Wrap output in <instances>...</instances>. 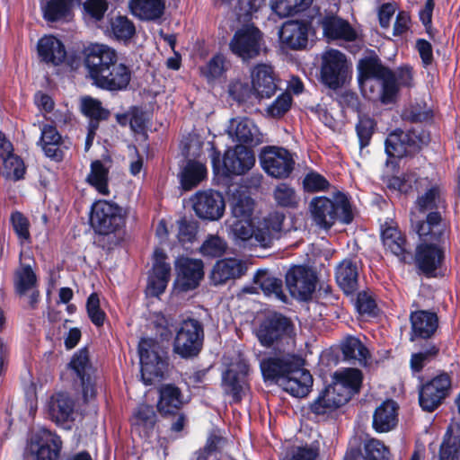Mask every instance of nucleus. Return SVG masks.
<instances>
[{
    "label": "nucleus",
    "instance_id": "obj_15",
    "mask_svg": "<svg viewBox=\"0 0 460 460\" xmlns=\"http://www.w3.org/2000/svg\"><path fill=\"white\" fill-rule=\"evenodd\" d=\"M192 208L196 215L210 221L218 220L225 212V200L223 196L215 190L198 191L192 198Z\"/></svg>",
    "mask_w": 460,
    "mask_h": 460
},
{
    "label": "nucleus",
    "instance_id": "obj_47",
    "mask_svg": "<svg viewBox=\"0 0 460 460\" xmlns=\"http://www.w3.org/2000/svg\"><path fill=\"white\" fill-rule=\"evenodd\" d=\"M427 178L418 179L415 172L404 175L402 178L394 176L388 179L387 187L392 190H398L402 193H407L415 189L419 190L420 188L428 186Z\"/></svg>",
    "mask_w": 460,
    "mask_h": 460
},
{
    "label": "nucleus",
    "instance_id": "obj_36",
    "mask_svg": "<svg viewBox=\"0 0 460 460\" xmlns=\"http://www.w3.org/2000/svg\"><path fill=\"white\" fill-rule=\"evenodd\" d=\"M335 278L338 285L346 294L358 288V267L355 260H343L336 268Z\"/></svg>",
    "mask_w": 460,
    "mask_h": 460
},
{
    "label": "nucleus",
    "instance_id": "obj_24",
    "mask_svg": "<svg viewBox=\"0 0 460 460\" xmlns=\"http://www.w3.org/2000/svg\"><path fill=\"white\" fill-rule=\"evenodd\" d=\"M71 368L80 378L83 395L85 401L95 396V369L89 363L87 349H81L74 355L70 362Z\"/></svg>",
    "mask_w": 460,
    "mask_h": 460
},
{
    "label": "nucleus",
    "instance_id": "obj_21",
    "mask_svg": "<svg viewBox=\"0 0 460 460\" xmlns=\"http://www.w3.org/2000/svg\"><path fill=\"white\" fill-rule=\"evenodd\" d=\"M249 372L247 362L238 358L232 363L222 376V385L226 394L233 396L235 401H240L246 389V376Z\"/></svg>",
    "mask_w": 460,
    "mask_h": 460
},
{
    "label": "nucleus",
    "instance_id": "obj_56",
    "mask_svg": "<svg viewBox=\"0 0 460 460\" xmlns=\"http://www.w3.org/2000/svg\"><path fill=\"white\" fill-rule=\"evenodd\" d=\"M10 221L21 244L29 243L31 239L30 222L28 218L19 211L11 214Z\"/></svg>",
    "mask_w": 460,
    "mask_h": 460
},
{
    "label": "nucleus",
    "instance_id": "obj_35",
    "mask_svg": "<svg viewBox=\"0 0 460 460\" xmlns=\"http://www.w3.org/2000/svg\"><path fill=\"white\" fill-rule=\"evenodd\" d=\"M295 357L268 358L260 363L265 380H271L279 385L280 377H284L296 362Z\"/></svg>",
    "mask_w": 460,
    "mask_h": 460
},
{
    "label": "nucleus",
    "instance_id": "obj_26",
    "mask_svg": "<svg viewBox=\"0 0 460 460\" xmlns=\"http://www.w3.org/2000/svg\"><path fill=\"white\" fill-rule=\"evenodd\" d=\"M309 29L307 22L288 21L283 23L279 31L280 43L291 49H302L307 45Z\"/></svg>",
    "mask_w": 460,
    "mask_h": 460
},
{
    "label": "nucleus",
    "instance_id": "obj_19",
    "mask_svg": "<svg viewBox=\"0 0 460 460\" xmlns=\"http://www.w3.org/2000/svg\"><path fill=\"white\" fill-rule=\"evenodd\" d=\"M251 84L257 99H270L278 91V77L273 67L268 64H258L251 70Z\"/></svg>",
    "mask_w": 460,
    "mask_h": 460
},
{
    "label": "nucleus",
    "instance_id": "obj_5",
    "mask_svg": "<svg viewBox=\"0 0 460 460\" xmlns=\"http://www.w3.org/2000/svg\"><path fill=\"white\" fill-rule=\"evenodd\" d=\"M141 365V377L145 385H149L155 380L164 376L167 362L165 351L160 343L152 338H143L138 344Z\"/></svg>",
    "mask_w": 460,
    "mask_h": 460
},
{
    "label": "nucleus",
    "instance_id": "obj_34",
    "mask_svg": "<svg viewBox=\"0 0 460 460\" xmlns=\"http://www.w3.org/2000/svg\"><path fill=\"white\" fill-rule=\"evenodd\" d=\"M323 34L331 40H354L357 37L355 30L350 24L336 16H325L321 21Z\"/></svg>",
    "mask_w": 460,
    "mask_h": 460
},
{
    "label": "nucleus",
    "instance_id": "obj_61",
    "mask_svg": "<svg viewBox=\"0 0 460 460\" xmlns=\"http://www.w3.org/2000/svg\"><path fill=\"white\" fill-rule=\"evenodd\" d=\"M86 310L91 322L95 326L101 327L103 325L106 314L100 307V299L96 293L89 296L86 302Z\"/></svg>",
    "mask_w": 460,
    "mask_h": 460
},
{
    "label": "nucleus",
    "instance_id": "obj_32",
    "mask_svg": "<svg viewBox=\"0 0 460 460\" xmlns=\"http://www.w3.org/2000/svg\"><path fill=\"white\" fill-rule=\"evenodd\" d=\"M38 53L42 61L58 66L66 58V49L63 43L54 36H44L38 42Z\"/></svg>",
    "mask_w": 460,
    "mask_h": 460
},
{
    "label": "nucleus",
    "instance_id": "obj_28",
    "mask_svg": "<svg viewBox=\"0 0 460 460\" xmlns=\"http://www.w3.org/2000/svg\"><path fill=\"white\" fill-rule=\"evenodd\" d=\"M178 279L184 289L195 288L203 277V262L199 259L178 258L175 261Z\"/></svg>",
    "mask_w": 460,
    "mask_h": 460
},
{
    "label": "nucleus",
    "instance_id": "obj_63",
    "mask_svg": "<svg viewBox=\"0 0 460 460\" xmlns=\"http://www.w3.org/2000/svg\"><path fill=\"white\" fill-rule=\"evenodd\" d=\"M229 95L238 102L249 101L253 95L252 85L242 80H234L230 83L228 87Z\"/></svg>",
    "mask_w": 460,
    "mask_h": 460
},
{
    "label": "nucleus",
    "instance_id": "obj_58",
    "mask_svg": "<svg viewBox=\"0 0 460 460\" xmlns=\"http://www.w3.org/2000/svg\"><path fill=\"white\" fill-rule=\"evenodd\" d=\"M292 102L290 93H282L266 108V113L274 119L281 118L289 111Z\"/></svg>",
    "mask_w": 460,
    "mask_h": 460
},
{
    "label": "nucleus",
    "instance_id": "obj_1",
    "mask_svg": "<svg viewBox=\"0 0 460 460\" xmlns=\"http://www.w3.org/2000/svg\"><path fill=\"white\" fill-rule=\"evenodd\" d=\"M84 66L88 77L96 87L109 92L128 89L132 69L119 61L118 52L105 44H90L84 49Z\"/></svg>",
    "mask_w": 460,
    "mask_h": 460
},
{
    "label": "nucleus",
    "instance_id": "obj_22",
    "mask_svg": "<svg viewBox=\"0 0 460 460\" xmlns=\"http://www.w3.org/2000/svg\"><path fill=\"white\" fill-rule=\"evenodd\" d=\"M254 164L253 152L242 145H237L226 151L222 170L226 174L242 175L251 170Z\"/></svg>",
    "mask_w": 460,
    "mask_h": 460
},
{
    "label": "nucleus",
    "instance_id": "obj_27",
    "mask_svg": "<svg viewBox=\"0 0 460 460\" xmlns=\"http://www.w3.org/2000/svg\"><path fill=\"white\" fill-rule=\"evenodd\" d=\"M227 133L233 140L250 146H257L263 141L258 127L248 118L232 119Z\"/></svg>",
    "mask_w": 460,
    "mask_h": 460
},
{
    "label": "nucleus",
    "instance_id": "obj_8",
    "mask_svg": "<svg viewBox=\"0 0 460 460\" xmlns=\"http://www.w3.org/2000/svg\"><path fill=\"white\" fill-rule=\"evenodd\" d=\"M426 141L427 136L420 133V128L408 131L396 129L385 140V153L390 157L401 158L418 152Z\"/></svg>",
    "mask_w": 460,
    "mask_h": 460
},
{
    "label": "nucleus",
    "instance_id": "obj_57",
    "mask_svg": "<svg viewBox=\"0 0 460 460\" xmlns=\"http://www.w3.org/2000/svg\"><path fill=\"white\" fill-rule=\"evenodd\" d=\"M118 122L121 125L129 123L135 133H142L146 128L145 113L137 108H132L126 114L118 115Z\"/></svg>",
    "mask_w": 460,
    "mask_h": 460
},
{
    "label": "nucleus",
    "instance_id": "obj_46",
    "mask_svg": "<svg viewBox=\"0 0 460 460\" xmlns=\"http://www.w3.org/2000/svg\"><path fill=\"white\" fill-rule=\"evenodd\" d=\"M369 60L379 59L372 57L360 59L358 64V80L363 93L367 95L369 92L370 96H374L376 94L377 91H380L381 80L377 75L367 73V71L364 69L363 64ZM367 97L369 98V95Z\"/></svg>",
    "mask_w": 460,
    "mask_h": 460
},
{
    "label": "nucleus",
    "instance_id": "obj_39",
    "mask_svg": "<svg viewBox=\"0 0 460 460\" xmlns=\"http://www.w3.org/2000/svg\"><path fill=\"white\" fill-rule=\"evenodd\" d=\"M229 203L231 216L228 219H252L254 201L246 192H232Z\"/></svg>",
    "mask_w": 460,
    "mask_h": 460
},
{
    "label": "nucleus",
    "instance_id": "obj_62",
    "mask_svg": "<svg viewBox=\"0 0 460 460\" xmlns=\"http://www.w3.org/2000/svg\"><path fill=\"white\" fill-rule=\"evenodd\" d=\"M225 62L226 60L223 55H216L201 68V74L208 81L217 79L220 77L226 70Z\"/></svg>",
    "mask_w": 460,
    "mask_h": 460
},
{
    "label": "nucleus",
    "instance_id": "obj_23",
    "mask_svg": "<svg viewBox=\"0 0 460 460\" xmlns=\"http://www.w3.org/2000/svg\"><path fill=\"white\" fill-rule=\"evenodd\" d=\"M167 256L161 250L154 252L152 271L148 277L146 293L152 296H159L164 292L171 277V266L166 262Z\"/></svg>",
    "mask_w": 460,
    "mask_h": 460
},
{
    "label": "nucleus",
    "instance_id": "obj_42",
    "mask_svg": "<svg viewBox=\"0 0 460 460\" xmlns=\"http://www.w3.org/2000/svg\"><path fill=\"white\" fill-rule=\"evenodd\" d=\"M129 8L141 20H155L163 14L164 5L161 0H131Z\"/></svg>",
    "mask_w": 460,
    "mask_h": 460
},
{
    "label": "nucleus",
    "instance_id": "obj_3",
    "mask_svg": "<svg viewBox=\"0 0 460 460\" xmlns=\"http://www.w3.org/2000/svg\"><path fill=\"white\" fill-rule=\"evenodd\" d=\"M362 374L357 368H344L333 374L332 385L326 387L311 404L312 412L323 415L344 405L359 391Z\"/></svg>",
    "mask_w": 460,
    "mask_h": 460
},
{
    "label": "nucleus",
    "instance_id": "obj_4",
    "mask_svg": "<svg viewBox=\"0 0 460 460\" xmlns=\"http://www.w3.org/2000/svg\"><path fill=\"white\" fill-rule=\"evenodd\" d=\"M314 223L320 228L328 230L337 221L349 224L353 219L351 206L347 196L338 192L332 199L323 196L314 198L309 204Z\"/></svg>",
    "mask_w": 460,
    "mask_h": 460
},
{
    "label": "nucleus",
    "instance_id": "obj_10",
    "mask_svg": "<svg viewBox=\"0 0 460 460\" xmlns=\"http://www.w3.org/2000/svg\"><path fill=\"white\" fill-rule=\"evenodd\" d=\"M349 64L340 50L330 49L322 55L321 79L331 89L341 86L346 79Z\"/></svg>",
    "mask_w": 460,
    "mask_h": 460
},
{
    "label": "nucleus",
    "instance_id": "obj_51",
    "mask_svg": "<svg viewBox=\"0 0 460 460\" xmlns=\"http://www.w3.org/2000/svg\"><path fill=\"white\" fill-rule=\"evenodd\" d=\"M87 181L100 194L107 195L109 193L108 170L101 161L92 163Z\"/></svg>",
    "mask_w": 460,
    "mask_h": 460
},
{
    "label": "nucleus",
    "instance_id": "obj_29",
    "mask_svg": "<svg viewBox=\"0 0 460 460\" xmlns=\"http://www.w3.org/2000/svg\"><path fill=\"white\" fill-rule=\"evenodd\" d=\"M444 254L437 243H420L416 251V263L426 275H431L442 263Z\"/></svg>",
    "mask_w": 460,
    "mask_h": 460
},
{
    "label": "nucleus",
    "instance_id": "obj_37",
    "mask_svg": "<svg viewBox=\"0 0 460 460\" xmlns=\"http://www.w3.org/2000/svg\"><path fill=\"white\" fill-rule=\"evenodd\" d=\"M74 408V400L66 393L56 394L49 402V415L57 423L69 420L73 416Z\"/></svg>",
    "mask_w": 460,
    "mask_h": 460
},
{
    "label": "nucleus",
    "instance_id": "obj_41",
    "mask_svg": "<svg viewBox=\"0 0 460 460\" xmlns=\"http://www.w3.org/2000/svg\"><path fill=\"white\" fill-rule=\"evenodd\" d=\"M182 404V395L178 387L172 385H165L160 388V397L157 403V408L161 413H172Z\"/></svg>",
    "mask_w": 460,
    "mask_h": 460
},
{
    "label": "nucleus",
    "instance_id": "obj_40",
    "mask_svg": "<svg viewBox=\"0 0 460 460\" xmlns=\"http://www.w3.org/2000/svg\"><path fill=\"white\" fill-rule=\"evenodd\" d=\"M37 276L31 262L21 261L13 276V284L19 295H25L37 287Z\"/></svg>",
    "mask_w": 460,
    "mask_h": 460
},
{
    "label": "nucleus",
    "instance_id": "obj_38",
    "mask_svg": "<svg viewBox=\"0 0 460 460\" xmlns=\"http://www.w3.org/2000/svg\"><path fill=\"white\" fill-rule=\"evenodd\" d=\"M206 176L207 168L205 164L195 160H189L179 174L180 182L184 190L195 188Z\"/></svg>",
    "mask_w": 460,
    "mask_h": 460
},
{
    "label": "nucleus",
    "instance_id": "obj_6",
    "mask_svg": "<svg viewBox=\"0 0 460 460\" xmlns=\"http://www.w3.org/2000/svg\"><path fill=\"white\" fill-rule=\"evenodd\" d=\"M204 330L201 323L196 319L184 320L177 331L173 342V351L182 358L197 356L201 350Z\"/></svg>",
    "mask_w": 460,
    "mask_h": 460
},
{
    "label": "nucleus",
    "instance_id": "obj_53",
    "mask_svg": "<svg viewBox=\"0 0 460 460\" xmlns=\"http://www.w3.org/2000/svg\"><path fill=\"white\" fill-rule=\"evenodd\" d=\"M274 199L278 205L284 208H296L300 200L294 188L287 183L277 185L274 190Z\"/></svg>",
    "mask_w": 460,
    "mask_h": 460
},
{
    "label": "nucleus",
    "instance_id": "obj_45",
    "mask_svg": "<svg viewBox=\"0 0 460 460\" xmlns=\"http://www.w3.org/2000/svg\"><path fill=\"white\" fill-rule=\"evenodd\" d=\"M313 0H270L272 12L280 18L295 15L306 10Z\"/></svg>",
    "mask_w": 460,
    "mask_h": 460
},
{
    "label": "nucleus",
    "instance_id": "obj_59",
    "mask_svg": "<svg viewBox=\"0 0 460 460\" xmlns=\"http://www.w3.org/2000/svg\"><path fill=\"white\" fill-rule=\"evenodd\" d=\"M111 28L118 40L130 39L135 33L133 22L125 16H117L111 21Z\"/></svg>",
    "mask_w": 460,
    "mask_h": 460
},
{
    "label": "nucleus",
    "instance_id": "obj_12",
    "mask_svg": "<svg viewBox=\"0 0 460 460\" xmlns=\"http://www.w3.org/2000/svg\"><path fill=\"white\" fill-rule=\"evenodd\" d=\"M261 33L258 28L248 24L237 30L230 41V49L243 60L259 55L261 50Z\"/></svg>",
    "mask_w": 460,
    "mask_h": 460
},
{
    "label": "nucleus",
    "instance_id": "obj_16",
    "mask_svg": "<svg viewBox=\"0 0 460 460\" xmlns=\"http://www.w3.org/2000/svg\"><path fill=\"white\" fill-rule=\"evenodd\" d=\"M316 278L313 270L294 266L286 274V284L292 296L307 300L315 289Z\"/></svg>",
    "mask_w": 460,
    "mask_h": 460
},
{
    "label": "nucleus",
    "instance_id": "obj_48",
    "mask_svg": "<svg viewBox=\"0 0 460 460\" xmlns=\"http://www.w3.org/2000/svg\"><path fill=\"white\" fill-rule=\"evenodd\" d=\"M416 204L420 212H433V209L445 208L440 187L437 183L431 184L428 190L418 198Z\"/></svg>",
    "mask_w": 460,
    "mask_h": 460
},
{
    "label": "nucleus",
    "instance_id": "obj_20",
    "mask_svg": "<svg viewBox=\"0 0 460 460\" xmlns=\"http://www.w3.org/2000/svg\"><path fill=\"white\" fill-rule=\"evenodd\" d=\"M312 385L311 374L301 367L300 359L297 358L285 376L280 377L279 385L295 397H304L308 394Z\"/></svg>",
    "mask_w": 460,
    "mask_h": 460
},
{
    "label": "nucleus",
    "instance_id": "obj_9",
    "mask_svg": "<svg viewBox=\"0 0 460 460\" xmlns=\"http://www.w3.org/2000/svg\"><path fill=\"white\" fill-rule=\"evenodd\" d=\"M293 326L290 321L279 314L267 317L261 324L257 337L265 347L288 343L292 338Z\"/></svg>",
    "mask_w": 460,
    "mask_h": 460
},
{
    "label": "nucleus",
    "instance_id": "obj_44",
    "mask_svg": "<svg viewBox=\"0 0 460 460\" xmlns=\"http://www.w3.org/2000/svg\"><path fill=\"white\" fill-rule=\"evenodd\" d=\"M40 144L48 157L54 159H59L61 157L62 152L59 148L61 136L55 127L45 125L42 128Z\"/></svg>",
    "mask_w": 460,
    "mask_h": 460
},
{
    "label": "nucleus",
    "instance_id": "obj_18",
    "mask_svg": "<svg viewBox=\"0 0 460 460\" xmlns=\"http://www.w3.org/2000/svg\"><path fill=\"white\" fill-rule=\"evenodd\" d=\"M450 378L447 374H441L424 385L419 395L420 407L429 412L435 411L448 394Z\"/></svg>",
    "mask_w": 460,
    "mask_h": 460
},
{
    "label": "nucleus",
    "instance_id": "obj_52",
    "mask_svg": "<svg viewBox=\"0 0 460 460\" xmlns=\"http://www.w3.org/2000/svg\"><path fill=\"white\" fill-rule=\"evenodd\" d=\"M70 10L69 0H49L43 7L44 18L49 22L67 19Z\"/></svg>",
    "mask_w": 460,
    "mask_h": 460
},
{
    "label": "nucleus",
    "instance_id": "obj_50",
    "mask_svg": "<svg viewBox=\"0 0 460 460\" xmlns=\"http://www.w3.org/2000/svg\"><path fill=\"white\" fill-rule=\"evenodd\" d=\"M341 350L347 360H355L358 361L359 364H366L368 350L358 338H346L341 344Z\"/></svg>",
    "mask_w": 460,
    "mask_h": 460
},
{
    "label": "nucleus",
    "instance_id": "obj_33",
    "mask_svg": "<svg viewBox=\"0 0 460 460\" xmlns=\"http://www.w3.org/2000/svg\"><path fill=\"white\" fill-rule=\"evenodd\" d=\"M397 403L393 400L383 402L373 414V428L377 432H388L397 424Z\"/></svg>",
    "mask_w": 460,
    "mask_h": 460
},
{
    "label": "nucleus",
    "instance_id": "obj_43",
    "mask_svg": "<svg viewBox=\"0 0 460 460\" xmlns=\"http://www.w3.org/2000/svg\"><path fill=\"white\" fill-rule=\"evenodd\" d=\"M254 282L261 288L265 296H274L280 301L286 300L281 279L274 277L267 270H258L254 276Z\"/></svg>",
    "mask_w": 460,
    "mask_h": 460
},
{
    "label": "nucleus",
    "instance_id": "obj_7",
    "mask_svg": "<svg viewBox=\"0 0 460 460\" xmlns=\"http://www.w3.org/2000/svg\"><path fill=\"white\" fill-rule=\"evenodd\" d=\"M90 224L100 234L115 232L123 224L122 208L106 200H98L92 206Z\"/></svg>",
    "mask_w": 460,
    "mask_h": 460
},
{
    "label": "nucleus",
    "instance_id": "obj_54",
    "mask_svg": "<svg viewBox=\"0 0 460 460\" xmlns=\"http://www.w3.org/2000/svg\"><path fill=\"white\" fill-rule=\"evenodd\" d=\"M438 460H460V438L447 432L440 446Z\"/></svg>",
    "mask_w": 460,
    "mask_h": 460
},
{
    "label": "nucleus",
    "instance_id": "obj_14",
    "mask_svg": "<svg viewBox=\"0 0 460 460\" xmlns=\"http://www.w3.org/2000/svg\"><path fill=\"white\" fill-rule=\"evenodd\" d=\"M62 443L58 437L47 429L32 434L28 451L33 460H58Z\"/></svg>",
    "mask_w": 460,
    "mask_h": 460
},
{
    "label": "nucleus",
    "instance_id": "obj_64",
    "mask_svg": "<svg viewBox=\"0 0 460 460\" xmlns=\"http://www.w3.org/2000/svg\"><path fill=\"white\" fill-rule=\"evenodd\" d=\"M367 460H388V448L377 439H370L365 444Z\"/></svg>",
    "mask_w": 460,
    "mask_h": 460
},
{
    "label": "nucleus",
    "instance_id": "obj_25",
    "mask_svg": "<svg viewBox=\"0 0 460 460\" xmlns=\"http://www.w3.org/2000/svg\"><path fill=\"white\" fill-rule=\"evenodd\" d=\"M412 227L420 237V243H437L446 234V224L442 221L439 212H429L426 220L415 222L411 218Z\"/></svg>",
    "mask_w": 460,
    "mask_h": 460
},
{
    "label": "nucleus",
    "instance_id": "obj_17",
    "mask_svg": "<svg viewBox=\"0 0 460 460\" xmlns=\"http://www.w3.org/2000/svg\"><path fill=\"white\" fill-rule=\"evenodd\" d=\"M363 66L367 73L377 75L381 80L380 91H377L376 95L369 96V99H379L384 104L393 103L399 91V85L395 82L393 72L385 67L380 60H369Z\"/></svg>",
    "mask_w": 460,
    "mask_h": 460
},
{
    "label": "nucleus",
    "instance_id": "obj_49",
    "mask_svg": "<svg viewBox=\"0 0 460 460\" xmlns=\"http://www.w3.org/2000/svg\"><path fill=\"white\" fill-rule=\"evenodd\" d=\"M384 246L396 256L402 255L405 251V240L396 226H389L382 229Z\"/></svg>",
    "mask_w": 460,
    "mask_h": 460
},
{
    "label": "nucleus",
    "instance_id": "obj_11",
    "mask_svg": "<svg viewBox=\"0 0 460 460\" xmlns=\"http://www.w3.org/2000/svg\"><path fill=\"white\" fill-rule=\"evenodd\" d=\"M264 172L273 178H287L292 172L295 160L291 153L283 147L266 146L260 155Z\"/></svg>",
    "mask_w": 460,
    "mask_h": 460
},
{
    "label": "nucleus",
    "instance_id": "obj_55",
    "mask_svg": "<svg viewBox=\"0 0 460 460\" xmlns=\"http://www.w3.org/2000/svg\"><path fill=\"white\" fill-rule=\"evenodd\" d=\"M227 249V243L224 238L211 234L203 242L200 246V252L202 255L207 257H220Z\"/></svg>",
    "mask_w": 460,
    "mask_h": 460
},
{
    "label": "nucleus",
    "instance_id": "obj_60",
    "mask_svg": "<svg viewBox=\"0 0 460 460\" xmlns=\"http://www.w3.org/2000/svg\"><path fill=\"white\" fill-rule=\"evenodd\" d=\"M81 111L86 116L93 120H99L106 118L107 113L102 108L100 101L85 96L81 99Z\"/></svg>",
    "mask_w": 460,
    "mask_h": 460
},
{
    "label": "nucleus",
    "instance_id": "obj_31",
    "mask_svg": "<svg viewBox=\"0 0 460 460\" xmlns=\"http://www.w3.org/2000/svg\"><path fill=\"white\" fill-rule=\"evenodd\" d=\"M246 271L245 263L236 258L218 261L212 270L211 279L216 285L223 284L229 279L240 278Z\"/></svg>",
    "mask_w": 460,
    "mask_h": 460
},
{
    "label": "nucleus",
    "instance_id": "obj_13",
    "mask_svg": "<svg viewBox=\"0 0 460 460\" xmlns=\"http://www.w3.org/2000/svg\"><path fill=\"white\" fill-rule=\"evenodd\" d=\"M26 166L11 141L0 132V175L5 180L17 181L23 179Z\"/></svg>",
    "mask_w": 460,
    "mask_h": 460
},
{
    "label": "nucleus",
    "instance_id": "obj_2",
    "mask_svg": "<svg viewBox=\"0 0 460 460\" xmlns=\"http://www.w3.org/2000/svg\"><path fill=\"white\" fill-rule=\"evenodd\" d=\"M284 215L273 212L254 225L252 219H227L226 227L228 236L238 246L259 245L270 247L280 237Z\"/></svg>",
    "mask_w": 460,
    "mask_h": 460
},
{
    "label": "nucleus",
    "instance_id": "obj_30",
    "mask_svg": "<svg viewBox=\"0 0 460 460\" xmlns=\"http://www.w3.org/2000/svg\"><path fill=\"white\" fill-rule=\"evenodd\" d=\"M411 338L428 339L436 332L438 319L436 314L429 311H415L411 314Z\"/></svg>",
    "mask_w": 460,
    "mask_h": 460
}]
</instances>
